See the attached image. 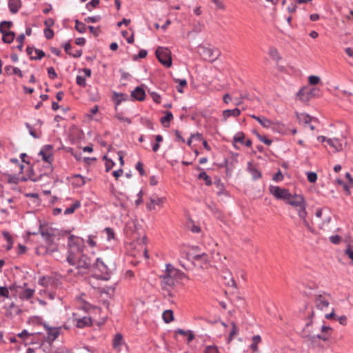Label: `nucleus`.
Wrapping results in <instances>:
<instances>
[{"label":"nucleus","mask_w":353,"mask_h":353,"mask_svg":"<svg viewBox=\"0 0 353 353\" xmlns=\"http://www.w3.org/2000/svg\"><path fill=\"white\" fill-rule=\"evenodd\" d=\"M162 290H167L168 288H173L175 285V279L173 276L162 274L159 276Z\"/></svg>","instance_id":"obj_12"},{"label":"nucleus","mask_w":353,"mask_h":353,"mask_svg":"<svg viewBox=\"0 0 353 353\" xmlns=\"http://www.w3.org/2000/svg\"><path fill=\"white\" fill-rule=\"evenodd\" d=\"M329 239H330V241L331 243H332L333 244L338 245L341 243V237L339 235L336 234V235L330 236Z\"/></svg>","instance_id":"obj_63"},{"label":"nucleus","mask_w":353,"mask_h":353,"mask_svg":"<svg viewBox=\"0 0 353 353\" xmlns=\"http://www.w3.org/2000/svg\"><path fill=\"white\" fill-rule=\"evenodd\" d=\"M317 174L314 172H307V179L310 183H315L317 180Z\"/></svg>","instance_id":"obj_53"},{"label":"nucleus","mask_w":353,"mask_h":353,"mask_svg":"<svg viewBox=\"0 0 353 353\" xmlns=\"http://www.w3.org/2000/svg\"><path fill=\"white\" fill-rule=\"evenodd\" d=\"M13 26L11 21H2L0 22V31H8Z\"/></svg>","instance_id":"obj_42"},{"label":"nucleus","mask_w":353,"mask_h":353,"mask_svg":"<svg viewBox=\"0 0 353 353\" xmlns=\"http://www.w3.org/2000/svg\"><path fill=\"white\" fill-rule=\"evenodd\" d=\"M40 234L48 246L53 245L55 234L52 228L48 227L47 225H45L40 222Z\"/></svg>","instance_id":"obj_8"},{"label":"nucleus","mask_w":353,"mask_h":353,"mask_svg":"<svg viewBox=\"0 0 353 353\" xmlns=\"http://www.w3.org/2000/svg\"><path fill=\"white\" fill-rule=\"evenodd\" d=\"M92 268L94 271V276L97 279L108 281L110 279V272L101 258L96 259Z\"/></svg>","instance_id":"obj_1"},{"label":"nucleus","mask_w":353,"mask_h":353,"mask_svg":"<svg viewBox=\"0 0 353 353\" xmlns=\"http://www.w3.org/2000/svg\"><path fill=\"white\" fill-rule=\"evenodd\" d=\"M248 171L251 174L252 178L253 180H257L262 176L261 172L257 168L252 167V163L251 161H249L248 163Z\"/></svg>","instance_id":"obj_20"},{"label":"nucleus","mask_w":353,"mask_h":353,"mask_svg":"<svg viewBox=\"0 0 353 353\" xmlns=\"http://www.w3.org/2000/svg\"><path fill=\"white\" fill-rule=\"evenodd\" d=\"M131 97L133 100L143 101L145 99V92L144 88L141 86H137L134 90L131 92Z\"/></svg>","instance_id":"obj_15"},{"label":"nucleus","mask_w":353,"mask_h":353,"mask_svg":"<svg viewBox=\"0 0 353 353\" xmlns=\"http://www.w3.org/2000/svg\"><path fill=\"white\" fill-rule=\"evenodd\" d=\"M0 32L2 34V41L5 43H11L13 42L14 38H15V32L13 31H0Z\"/></svg>","instance_id":"obj_19"},{"label":"nucleus","mask_w":353,"mask_h":353,"mask_svg":"<svg viewBox=\"0 0 353 353\" xmlns=\"http://www.w3.org/2000/svg\"><path fill=\"white\" fill-rule=\"evenodd\" d=\"M245 133L243 132H237L233 137V142L234 143H244V139H245Z\"/></svg>","instance_id":"obj_46"},{"label":"nucleus","mask_w":353,"mask_h":353,"mask_svg":"<svg viewBox=\"0 0 353 353\" xmlns=\"http://www.w3.org/2000/svg\"><path fill=\"white\" fill-rule=\"evenodd\" d=\"M21 6L20 0H8V8L12 14L17 13Z\"/></svg>","instance_id":"obj_25"},{"label":"nucleus","mask_w":353,"mask_h":353,"mask_svg":"<svg viewBox=\"0 0 353 353\" xmlns=\"http://www.w3.org/2000/svg\"><path fill=\"white\" fill-rule=\"evenodd\" d=\"M34 318L36 319L37 323L39 325H42L47 331V339L48 341H54L59 336L61 327H51L46 323H43L41 317L36 316H34Z\"/></svg>","instance_id":"obj_10"},{"label":"nucleus","mask_w":353,"mask_h":353,"mask_svg":"<svg viewBox=\"0 0 353 353\" xmlns=\"http://www.w3.org/2000/svg\"><path fill=\"white\" fill-rule=\"evenodd\" d=\"M158 61L165 68H169L172 65L171 52L168 48L159 47L155 51Z\"/></svg>","instance_id":"obj_3"},{"label":"nucleus","mask_w":353,"mask_h":353,"mask_svg":"<svg viewBox=\"0 0 353 353\" xmlns=\"http://www.w3.org/2000/svg\"><path fill=\"white\" fill-rule=\"evenodd\" d=\"M92 267L91 258L84 254H81V256L77 260V268L90 270Z\"/></svg>","instance_id":"obj_13"},{"label":"nucleus","mask_w":353,"mask_h":353,"mask_svg":"<svg viewBox=\"0 0 353 353\" xmlns=\"http://www.w3.org/2000/svg\"><path fill=\"white\" fill-rule=\"evenodd\" d=\"M176 271V269L171 264H166V268L165 270V273L163 274H169L170 276H173Z\"/></svg>","instance_id":"obj_61"},{"label":"nucleus","mask_w":353,"mask_h":353,"mask_svg":"<svg viewBox=\"0 0 353 353\" xmlns=\"http://www.w3.org/2000/svg\"><path fill=\"white\" fill-rule=\"evenodd\" d=\"M204 353H220L216 345H208L205 348Z\"/></svg>","instance_id":"obj_59"},{"label":"nucleus","mask_w":353,"mask_h":353,"mask_svg":"<svg viewBox=\"0 0 353 353\" xmlns=\"http://www.w3.org/2000/svg\"><path fill=\"white\" fill-rule=\"evenodd\" d=\"M34 334L29 333L26 330H22L21 332L17 334V336L22 340L25 341L26 340L29 336L31 335H33Z\"/></svg>","instance_id":"obj_62"},{"label":"nucleus","mask_w":353,"mask_h":353,"mask_svg":"<svg viewBox=\"0 0 353 353\" xmlns=\"http://www.w3.org/2000/svg\"><path fill=\"white\" fill-rule=\"evenodd\" d=\"M73 179H74L73 184L76 187H81L85 184V177L79 174L74 175Z\"/></svg>","instance_id":"obj_34"},{"label":"nucleus","mask_w":353,"mask_h":353,"mask_svg":"<svg viewBox=\"0 0 353 353\" xmlns=\"http://www.w3.org/2000/svg\"><path fill=\"white\" fill-rule=\"evenodd\" d=\"M43 32L47 39H52L54 35V31L50 28H45Z\"/></svg>","instance_id":"obj_64"},{"label":"nucleus","mask_w":353,"mask_h":353,"mask_svg":"<svg viewBox=\"0 0 353 353\" xmlns=\"http://www.w3.org/2000/svg\"><path fill=\"white\" fill-rule=\"evenodd\" d=\"M25 125L26 127L28 129V131H29V133L30 134L34 139H38L39 138V136L38 135V134L35 132L34 130H33L32 125L28 123H25Z\"/></svg>","instance_id":"obj_60"},{"label":"nucleus","mask_w":353,"mask_h":353,"mask_svg":"<svg viewBox=\"0 0 353 353\" xmlns=\"http://www.w3.org/2000/svg\"><path fill=\"white\" fill-rule=\"evenodd\" d=\"M330 336V334H329V333H323L321 334H319L316 335H314V334H312L310 332H308L306 334L305 338H307L308 339V341L313 343V342H315L317 339L322 340L323 341H327L329 339Z\"/></svg>","instance_id":"obj_18"},{"label":"nucleus","mask_w":353,"mask_h":353,"mask_svg":"<svg viewBox=\"0 0 353 353\" xmlns=\"http://www.w3.org/2000/svg\"><path fill=\"white\" fill-rule=\"evenodd\" d=\"M68 252L82 253L84 248L83 240L74 235H70L68 241Z\"/></svg>","instance_id":"obj_4"},{"label":"nucleus","mask_w":353,"mask_h":353,"mask_svg":"<svg viewBox=\"0 0 353 353\" xmlns=\"http://www.w3.org/2000/svg\"><path fill=\"white\" fill-rule=\"evenodd\" d=\"M214 184L216 185L217 188L216 194L219 196H229V192L225 190L224 183L221 181L220 179H218L214 182Z\"/></svg>","instance_id":"obj_17"},{"label":"nucleus","mask_w":353,"mask_h":353,"mask_svg":"<svg viewBox=\"0 0 353 353\" xmlns=\"http://www.w3.org/2000/svg\"><path fill=\"white\" fill-rule=\"evenodd\" d=\"M27 286L26 283H23V285H18L15 283L10 285L9 287L6 286H0V303L3 300H1V298H9L10 297V291L12 292V295L14 297H16L20 289H22Z\"/></svg>","instance_id":"obj_5"},{"label":"nucleus","mask_w":353,"mask_h":353,"mask_svg":"<svg viewBox=\"0 0 353 353\" xmlns=\"http://www.w3.org/2000/svg\"><path fill=\"white\" fill-rule=\"evenodd\" d=\"M75 29L79 33H84L86 31V26L84 23L79 21L78 19L74 21Z\"/></svg>","instance_id":"obj_43"},{"label":"nucleus","mask_w":353,"mask_h":353,"mask_svg":"<svg viewBox=\"0 0 353 353\" xmlns=\"http://www.w3.org/2000/svg\"><path fill=\"white\" fill-rule=\"evenodd\" d=\"M26 39L24 34H21L17 37V41L19 42V45L17 46L15 48L18 49L19 50L21 51L23 47V42Z\"/></svg>","instance_id":"obj_48"},{"label":"nucleus","mask_w":353,"mask_h":353,"mask_svg":"<svg viewBox=\"0 0 353 353\" xmlns=\"http://www.w3.org/2000/svg\"><path fill=\"white\" fill-rule=\"evenodd\" d=\"M3 308L6 310L5 315L10 319L20 315L23 312L22 310L14 302H11L8 306L4 305Z\"/></svg>","instance_id":"obj_11"},{"label":"nucleus","mask_w":353,"mask_h":353,"mask_svg":"<svg viewBox=\"0 0 353 353\" xmlns=\"http://www.w3.org/2000/svg\"><path fill=\"white\" fill-rule=\"evenodd\" d=\"M74 320L76 321V326L79 328L90 327L92 325V320L90 317L83 316L82 318L75 319Z\"/></svg>","instance_id":"obj_16"},{"label":"nucleus","mask_w":353,"mask_h":353,"mask_svg":"<svg viewBox=\"0 0 353 353\" xmlns=\"http://www.w3.org/2000/svg\"><path fill=\"white\" fill-rule=\"evenodd\" d=\"M321 81V79L319 77L316 75H311L308 77V82L312 85H316L319 84Z\"/></svg>","instance_id":"obj_51"},{"label":"nucleus","mask_w":353,"mask_h":353,"mask_svg":"<svg viewBox=\"0 0 353 353\" xmlns=\"http://www.w3.org/2000/svg\"><path fill=\"white\" fill-rule=\"evenodd\" d=\"M81 206V202L78 200L75 201L70 207L66 208L64 211L65 215L71 214L74 212V211L79 208Z\"/></svg>","instance_id":"obj_33"},{"label":"nucleus","mask_w":353,"mask_h":353,"mask_svg":"<svg viewBox=\"0 0 353 353\" xmlns=\"http://www.w3.org/2000/svg\"><path fill=\"white\" fill-rule=\"evenodd\" d=\"M286 203L294 207L296 210L299 216H303L307 212V203L301 194H293L291 199H288Z\"/></svg>","instance_id":"obj_2"},{"label":"nucleus","mask_w":353,"mask_h":353,"mask_svg":"<svg viewBox=\"0 0 353 353\" xmlns=\"http://www.w3.org/2000/svg\"><path fill=\"white\" fill-rule=\"evenodd\" d=\"M173 276H174V279H180V280L188 278L187 275L184 272H183L182 271H181L178 269H176V271H175L174 274H173Z\"/></svg>","instance_id":"obj_57"},{"label":"nucleus","mask_w":353,"mask_h":353,"mask_svg":"<svg viewBox=\"0 0 353 353\" xmlns=\"http://www.w3.org/2000/svg\"><path fill=\"white\" fill-rule=\"evenodd\" d=\"M129 97L125 93L113 92L112 100L114 103L115 111H117L118 106L123 102L128 101Z\"/></svg>","instance_id":"obj_14"},{"label":"nucleus","mask_w":353,"mask_h":353,"mask_svg":"<svg viewBox=\"0 0 353 353\" xmlns=\"http://www.w3.org/2000/svg\"><path fill=\"white\" fill-rule=\"evenodd\" d=\"M66 260L70 265H75L77 264V254L74 253L73 252H72V253L68 252Z\"/></svg>","instance_id":"obj_44"},{"label":"nucleus","mask_w":353,"mask_h":353,"mask_svg":"<svg viewBox=\"0 0 353 353\" xmlns=\"http://www.w3.org/2000/svg\"><path fill=\"white\" fill-rule=\"evenodd\" d=\"M321 91L317 88H313L310 90L307 88H301L297 93V97L303 102H307L314 97H319Z\"/></svg>","instance_id":"obj_9"},{"label":"nucleus","mask_w":353,"mask_h":353,"mask_svg":"<svg viewBox=\"0 0 353 353\" xmlns=\"http://www.w3.org/2000/svg\"><path fill=\"white\" fill-rule=\"evenodd\" d=\"M101 19V17L100 15H96L93 17H88L84 19V21L86 23H97L100 21Z\"/></svg>","instance_id":"obj_55"},{"label":"nucleus","mask_w":353,"mask_h":353,"mask_svg":"<svg viewBox=\"0 0 353 353\" xmlns=\"http://www.w3.org/2000/svg\"><path fill=\"white\" fill-rule=\"evenodd\" d=\"M39 155L42 157V160L45 163H52L54 160L52 152H46L44 150H41L39 152Z\"/></svg>","instance_id":"obj_32"},{"label":"nucleus","mask_w":353,"mask_h":353,"mask_svg":"<svg viewBox=\"0 0 353 353\" xmlns=\"http://www.w3.org/2000/svg\"><path fill=\"white\" fill-rule=\"evenodd\" d=\"M8 176V183H12V184H18L19 183V177H18L17 175L7 174H6Z\"/></svg>","instance_id":"obj_50"},{"label":"nucleus","mask_w":353,"mask_h":353,"mask_svg":"<svg viewBox=\"0 0 353 353\" xmlns=\"http://www.w3.org/2000/svg\"><path fill=\"white\" fill-rule=\"evenodd\" d=\"M199 48L203 58L210 62L214 61L221 55V52L218 48H211L203 46H200Z\"/></svg>","instance_id":"obj_6"},{"label":"nucleus","mask_w":353,"mask_h":353,"mask_svg":"<svg viewBox=\"0 0 353 353\" xmlns=\"http://www.w3.org/2000/svg\"><path fill=\"white\" fill-rule=\"evenodd\" d=\"M198 179L204 180L206 185L210 186L212 185L211 177L206 174L205 171H201L198 175Z\"/></svg>","instance_id":"obj_37"},{"label":"nucleus","mask_w":353,"mask_h":353,"mask_svg":"<svg viewBox=\"0 0 353 353\" xmlns=\"http://www.w3.org/2000/svg\"><path fill=\"white\" fill-rule=\"evenodd\" d=\"M269 190L270 194L279 200H283L286 202L288 199L292 197V194L288 189L281 188L279 186L270 185Z\"/></svg>","instance_id":"obj_7"},{"label":"nucleus","mask_w":353,"mask_h":353,"mask_svg":"<svg viewBox=\"0 0 353 353\" xmlns=\"http://www.w3.org/2000/svg\"><path fill=\"white\" fill-rule=\"evenodd\" d=\"M34 294V290L30 289V288H27L19 294V297L23 300H24V299L28 300V299H30V298H32Z\"/></svg>","instance_id":"obj_30"},{"label":"nucleus","mask_w":353,"mask_h":353,"mask_svg":"<svg viewBox=\"0 0 353 353\" xmlns=\"http://www.w3.org/2000/svg\"><path fill=\"white\" fill-rule=\"evenodd\" d=\"M34 52L37 54V56H30V59L31 60H41L42 58L46 57V53L40 49H34Z\"/></svg>","instance_id":"obj_47"},{"label":"nucleus","mask_w":353,"mask_h":353,"mask_svg":"<svg viewBox=\"0 0 353 353\" xmlns=\"http://www.w3.org/2000/svg\"><path fill=\"white\" fill-rule=\"evenodd\" d=\"M148 52L146 50H140L137 54L134 55L133 60L137 61L139 59H144L147 57Z\"/></svg>","instance_id":"obj_54"},{"label":"nucleus","mask_w":353,"mask_h":353,"mask_svg":"<svg viewBox=\"0 0 353 353\" xmlns=\"http://www.w3.org/2000/svg\"><path fill=\"white\" fill-rule=\"evenodd\" d=\"M252 343L250 345V348L253 353L257 352L259 351L258 344L261 342V338L259 335H254L252 336Z\"/></svg>","instance_id":"obj_29"},{"label":"nucleus","mask_w":353,"mask_h":353,"mask_svg":"<svg viewBox=\"0 0 353 353\" xmlns=\"http://www.w3.org/2000/svg\"><path fill=\"white\" fill-rule=\"evenodd\" d=\"M165 200V197H161V198H159V197L152 198L151 197L150 199V203H147V204H146L147 209L150 211V210L154 209L155 205H163Z\"/></svg>","instance_id":"obj_22"},{"label":"nucleus","mask_w":353,"mask_h":353,"mask_svg":"<svg viewBox=\"0 0 353 353\" xmlns=\"http://www.w3.org/2000/svg\"><path fill=\"white\" fill-rule=\"evenodd\" d=\"M30 166L28 168L27 171V176H28L29 179L33 182H37L39 181H41L42 179V175H36V173L33 168V165H30Z\"/></svg>","instance_id":"obj_24"},{"label":"nucleus","mask_w":353,"mask_h":353,"mask_svg":"<svg viewBox=\"0 0 353 353\" xmlns=\"http://www.w3.org/2000/svg\"><path fill=\"white\" fill-rule=\"evenodd\" d=\"M165 116L161 118L160 121L165 128H168L170 125V121L173 119V114L170 111L165 112Z\"/></svg>","instance_id":"obj_27"},{"label":"nucleus","mask_w":353,"mask_h":353,"mask_svg":"<svg viewBox=\"0 0 353 353\" xmlns=\"http://www.w3.org/2000/svg\"><path fill=\"white\" fill-rule=\"evenodd\" d=\"M240 114L241 110L237 108L232 110H225L223 112L222 121H226V120L230 117H236L240 115Z\"/></svg>","instance_id":"obj_21"},{"label":"nucleus","mask_w":353,"mask_h":353,"mask_svg":"<svg viewBox=\"0 0 353 353\" xmlns=\"http://www.w3.org/2000/svg\"><path fill=\"white\" fill-rule=\"evenodd\" d=\"M231 325H232V330L230 332V334L228 337V341H227L228 343H230L232 341L234 336H235L238 334V328H237L236 323L234 322H232Z\"/></svg>","instance_id":"obj_41"},{"label":"nucleus","mask_w":353,"mask_h":353,"mask_svg":"<svg viewBox=\"0 0 353 353\" xmlns=\"http://www.w3.org/2000/svg\"><path fill=\"white\" fill-rule=\"evenodd\" d=\"M163 319L166 323H169L174 320V313L172 310H167L163 312Z\"/></svg>","instance_id":"obj_35"},{"label":"nucleus","mask_w":353,"mask_h":353,"mask_svg":"<svg viewBox=\"0 0 353 353\" xmlns=\"http://www.w3.org/2000/svg\"><path fill=\"white\" fill-rule=\"evenodd\" d=\"M88 28L89 29L90 32L92 33L95 37H97L101 32L99 26L94 28L92 26H88Z\"/></svg>","instance_id":"obj_56"},{"label":"nucleus","mask_w":353,"mask_h":353,"mask_svg":"<svg viewBox=\"0 0 353 353\" xmlns=\"http://www.w3.org/2000/svg\"><path fill=\"white\" fill-rule=\"evenodd\" d=\"M2 234L8 243L6 250H10L12 248L13 239L8 231H3Z\"/></svg>","instance_id":"obj_39"},{"label":"nucleus","mask_w":353,"mask_h":353,"mask_svg":"<svg viewBox=\"0 0 353 353\" xmlns=\"http://www.w3.org/2000/svg\"><path fill=\"white\" fill-rule=\"evenodd\" d=\"M136 170L139 172L141 176H145L146 174L145 171L143 168V164L141 161H138L135 165Z\"/></svg>","instance_id":"obj_58"},{"label":"nucleus","mask_w":353,"mask_h":353,"mask_svg":"<svg viewBox=\"0 0 353 353\" xmlns=\"http://www.w3.org/2000/svg\"><path fill=\"white\" fill-rule=\"evenodd\" d=\"M327 143L329 145L334 148L336 152H339L343 150L342 140H340L339 139H329L327 140Z\"/></svg>","instance_id":"obj_23"},{"label":"nucleus","mask_w":353,"mask_h":353,"mask_svg":"<svg viewBox=\"0 0 353 353\" xmlns=\"http://www.w3.org/2000/svg\"><path fill=\"white\" fill-rule=\"evenodd\" d=\"M123 341V335L121 333H117L112 341V346L114 349L119 348Z\"/></svg>","instance_id":"obj_36"},{"label":"nucleus","mask_w":353,"mask_h":353,"mask_svg":"<svg viewBox=\"0 0 353 353\" xmlns=\"http://www.w3.org/2000/svg\"><path fill=\"white\" fill-rule=\"evenodd\" d=\"M174 81L175 83H179V85L176 86V90L179 93H183V88L186 87L188 85L186 79H180L174 78Z\"/></svg>","instance_id":"obj_38"},{"label":"nucleus","mask_w":353,"mask_h":353,"mask_svg":"<svg viewBox=\"0 0 353 353\" xmlns=\"http://www.w3.org/2000/svg\"><path fill=\"white\" fill-rule=\"evenodd\" d=\"M315 301L316 307L320 310H323L329 305V302L325 299H323L322 295H319Z\"/></svg>","instance_id":"obj_31"},{"label":"nucleus","mask_w":353,"mask_h":353,"mask_svg":"<svg viewBox=\"0 0 353 353\" xmlns=\"http://www.w3.org/2000/svg\"><path fill=\"white\" fill-rule=\"evenodd\" d=\"M194 261H202L204 263H208L209 262L208 256L206 253H202L199 254H196L192 257Z\"/></svg>","instance_id":"obj_45"},{"label":"nucleus","mask_w":353,"mask_h":353,"mask_svg":"<svg viewBox=\"0 0 353 353\" xmlns=\"http://www.w3.org/2000/svg\"><path fill=\"white\" fill-rule=\"evenodd\" d=\"M76 83L78 85L82 88H85L87 85L85 78L80 75L77 76Z\"/></svg>","instance_id":"obj_52"},{"label":"nucleus","mask_w":353,"mask_h":353,"mask_svg":"<svg viewBox=\"0 0 353 353\" xmlns=\"http://www.w3.org/2000/svg\"><path fill=\"white\" fill-rule=\"evenodd\" d=\"M307 216V212H305V214L303 215V216H302V215L301 216H299L303 221V225L307 228V229L310 232H314V229L310 225L309 222L307 221V219H306Z\"/></svg>","instance_id":"obj_49"},{"label":"nucleus","mask_w":353,"mask_h":353,"mask_svg":"<svg viewBox=\"0 0 353 353\" xmlns=\"http://www.w3.org/2000/svg\"><path fill=\"white\" fill-rule=\"evenodd\" d=\"M252 117L257 121L263 128H269L272 124V122L270 119L264 117H261L256 115H252Z\"/></svg>","instance_id":"obj_26"},{"label":"nucleus","mask_w":353,"mask_h":353,"mask_svg":"<svg viewBox=\"0 0 353 353\" xmlns=\"http://www.w3.org/2000/svg\"><path fill=\"white\" fill-rule=\"evenodd\" d=\"M53 171L52 163H46V165H43L42 168L40 169V175L49 176Z\"/></svg>","instance_id":"obj_28"},{"label":"nucleus","mask_w":353,"mask_h":353,"mask_svg":"<svg viewBox=\"0 0 353 353\" xmlns=\"http://www.w3.org/2000/svg\"><path fill=\"white\" fill-rule=\"evenodd\" d=\"M269 51V54L272 59L276 61H279L281 59V57L280 56L276 48H275L274 47H270Z\"/></svg>","instance_id":"obj_40"}]
</instances>
